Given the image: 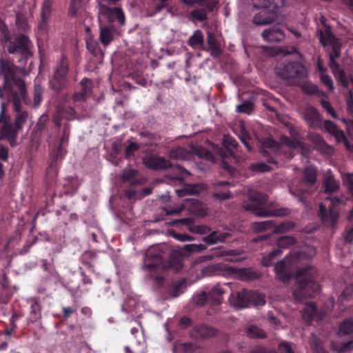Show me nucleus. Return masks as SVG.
Wrapping results in <instances>:
<instances>
[{
	"instance_id": "nucleus-1",
	"label": "nucleus",
	"mask_w": 353,
	"mask_h": 353,
	"mask_svg": "<svg viewBox=\"0 0 353 353\" xmlns=\"http://www.w3.org/2000/svg\"><path fill=\"white\" fill-rule=\"evenodd\" d=\"M17 67L12 61L0 57V97L6 94L12 102L14 110V121L11 122L10 116L7 112V103H1L0 125L2 136L7 139L11 146L16 145L19 132L30 119V115L21 102L28 105L27 88L23 79L16 76Z\"/></svg>"
},
{
	"instance_id": "nucleus-2",
	"label": "nucleus",
	"mask_w": 353,
	"mask_h": 353,
	"mask_svg": "<svg viewBox=\"0 0 353 353\" xmlns=\"http://www.w3.org/2000/svg\"><path fill=\"white\" fill-rule=\"evenodd\" d=\"M317 36L320 43L326 48L329 57L328 65L338 83L343 88H347L349 81L345 71L341 68L336 59L341 56L342 44L341 39L337 38L332 32L330 26H324L317 30Z\"/></svg>"
},
{
	"instance_id": "nucleus-3",
	"label": "nucleus",
	"mask_w": 353,
	"mask_h": 353,
	"mask_svg": "<svg viewBox=\"0 0 353 353\" xmlns=\"http://www.w3.org/2000/svg\"><path fill=\"white\" fill-rule=\"evenodd\" d=\"M253 6L261 10L254 14L252 21L258 26L274 23L278 17V10L283 6V0H252Z\"/></svg>"
},
{
	"instance_id": "nucleus-4",
	"label": "nucleus",
	"mask_w": 353,
	"mask_h": 353,
	"mask_svg": "<svg viewBox=\"0 0 353 353\" xmlns=\"http://www.w3.org/2000/svg\"><path fill=\"white\" fill-rule=\"evenodd\" d=\"M311 268L304 267L296 271L297 277H303L298 281L293 292V296L297 301H301L307 297L314 296L319 292V285L314 279L307 276L310 274Z\"/></svg>"
},
{
	"instance_id": "nucleus-5",
	"label": "nucleus",
	"mask_w": 353,
	"mask_h": 353,
	"mask_svg": "<svg viewBox=\"0 0 353 353\" xmlns=\"http://www.w3.org/2000/svg\"><path fill=\"white\" fill-rule=\"evenodd\" d=\"M277 76L290 83L300 84L307 74L305 67L299 61L281 63L276 68Z\"/></svg>"
},
{
	"instance_id": "nucleus-6",
	"label": "nucleus",
	"mask_w": 353,
	"mask_h": 353,
	"mask_svg": "<svg viewBox=\"0 0 353 353\" xmlns=\"http://www.w3.org/2000/svg\"><path fill=\"white\" fill-rule=\"evenodd\" d=\"M33 47L32 41L28 37L23 34L18 35L14 41H10L8 45V52L10 54H20V66L24 67L28 61L32 57L31 48Z\"/></svg>"
},
{
	"instance_id": "nucleus-7",
	"label": "nucleus",
	"mask_w": 353,
	"mask_h": 353,
	"mask_svg": "<svg viewBox=\"0 0 353 353\" xmlns=\"http://www.w3.org/2000/svg\"><path fill=\"white\" fill-rule=\"evenodd\" d=\"M229 301L236 309H242L248 307L250 305H263L265 303L264 298L256 293H253L245 289L240 292L231 294Z\"/></svg>"
},
{
	"instance_id": "nucleus-8",
	"label": "nucleus",
	"mask_w": 353,
	"mask_h": 353,
	"mask_svg": "<svg viewBox=\"0 0 353 353\" xmlns=\"http://www.w3.org/2000/svg\"><path fill=\"white\" fill-rule=\"evenodd\" d=\"M182 3L188 6H198L190 12L192 19L204 21L208 19L209 12H212L219 3L218 0H182Z\"/></svg>"
},
{
	"instance_id": "nucleus-9",
	"label": "nucleus",
	"mask_w": 353,
	"mask_h": 353,
	"mask_svg": "<svg viewBox=\"0 0 353 353\" xmlns=\"http://www.w3.org/2000/svg\"><path fill=\"white\" fill-rule=\"evenodd\" d=\"M68 68V59L65 55H62L60 63L54 72L52 79L50 81V85L52 90L59 92L65 87Z\"/></svg>"
},
{
	"instance_id": "nucleus-10",
	"label": "nucleus",
	"mask_w": 353,
	"mask_h": 353,
	"mask_svg": "<svg viewBox=\"0 0 353 353\" xmlns=\"http://www.w3.org/2000/svg\"><path fill=\"white\" fill-rule=\"evenodd\" d=\"M225 292L220 284H216L209 291L202 292L194 298V303L198 306H203L207 302L213 305H218L222 302V294Z\"/></svg>"
},
{
	"instance_id": "nucleus-11",
	"label": "nucleus",
	"mask_w": 353,
	"mask_h": 353,
	"mask_svg": "<svg viewBox=\"0 0 353 353\" xmlns=\"http://www.w3.org/2000/svg\"><path fill=\"white\" fill-rule=\"evenodd\" d=\"M244 208L259 217H284L291 213V210L288 208L268 210L256 204H245Z\"/></svg>"
},
{
	"instance_id": "nucleus-12",
	"label": "nucleus",
	"mask_w": 353,
	"mask_h": 353,
	"mask_svg": "<svg viewBox=\"0 0 353 353\" xmlns=\"http://www.w3.org/2000/svg\"><path fill=\"white\" fill-rule=\"evenodd\" d=\"M145 261L143 268L149 271H155L161 269L163 270L166 265L165 264L166 257L164 253L160 250H150L145 254Z\"/></svg>"
},
{
	"instance_id": "nucleus-13",
	"label": "nucleus",
	"mask_w": 353,
	"mask_h": 353,
	"mask_svg": "<svg viewBox=\"0 0 353 353\" xmlns=\"http://www.w3.org/2000/svg\"><path fill=\"white\" fill-rule=\"evenodd\" d=\"M100 12L110 23L117 21L121 26H123L125 23V14L121 7L110 8L102 5L100 7Z\"/></svg>"
},
{
	"instance_id": "nucleus-14",
	"label": "nucleus",
	"mask_w": 353,
	"mask_h": 353,
	"mask_svg": "<svg viewBox=\"0 0 353 353\" xmlns=\"http://www.w3.org/2000/svg\"><path fill=\"white\" fill-rule=\"evenodd\" d=\"M143 163L148 168L153 170H165L174 166L170 161L165 159L164 157L156 156L145 157L143 160Z\"/></svg>"
},
{
	"instance_id": "nucleus-15",
	"label": "nucleus",
	"mask_w": 353,
	"mask_h": 353,
	"mask_svg": "<svg viewBox=\"0 0 353 353\" xmlns=\"http://www.w3.org/2000/svg\"><path fill=\"white\" fill-rule=\"evenodd\" d=\"M325 314L326 312L325 310H318L315 303L310 302L306 304L303 309L302 316L306 322L311 323L314 319H316L317 321L323 319Z\"/></svg>"
},
{
	"instance_id": "nucleus-16",
	"label": "nucleus",
	"mask_w": 353,
	"mask_h": 353,
	"mask_svg": "<svg viewBox=\"0 0 353 353\" xmlns=\"http://www.w3.org/2000/svg\"><path fill=\"white\" fill-rule=\"evenodd\" d=\"M217 330L212 327L207 326L205 324L195 325L191 333L190 336L194 339H206L214 336Z\"/></svg>"
},
{
	"instance_id": "nucleus-17",
	"label": "nucleus",
	"mask_w": 353,
	"mask_h": 353,
	"mask_svg": "<svg viewBox=\"0 0 353 353\" xmlns=\"http://www.w3.org/2000/svg\"><path fill=\"white\" fill-rule=\"evenodd\" d=\"M304 119L310 127L316 128L321 125L322 118L319 110L314 106L310 105L305 110Z\"/></svg>"
},
{
	"instance_id": "nucleus-18",
	"label": "nucleus",
	"mask_w": 353,
	"mask_h": 353,
	"mask_svg": "<svg viewBox=\"0 0 353 353\" xmlns=\"http://www.w3.org/2000/svg\"><path fill=\"white\" fill-rule=\"evenodd\" d=\"M235 276L242 281H251L258 279L261 276V273L254 268H242L234 270Z\"/></svg>"
},
{
	"instance_id": "nucleus-19",
	"label": "nucleus",
	"mask_w": 353,
	"mask_h": 353,
	"mask_svg": "<svg viewBox=\"0 0 353 353\" xmlns=\"http://www.w3.org/2000/svg\"><path fill=\"white\" fill-rule=\"evenodd\" d=\"M261 36L268 42H280L285 39L283 31L279 27H272L262 32Z\"/></svg>"
},
{
	"instance_id": "nucleus-20",
	"label": "nucleus",
	"mask_w": 353,
	"mask_h": 353,
	"mask_svg": "<svg viewBox=\"0 0 353 353\" xmlns=\"http://www.w3.org/2000/svg\"><path fill=\"white\" fill-rule=\"evenodd\" d=\"M92 81L88 78L84 77L80 81L81 90L76 92L74 94V100L80 101L85 100L86 97L92 92Z\"/></svg>"
},
{
	"instance_id": "nucleus-21",
	"label": "nucleus",
	"mask_w": 353,
	"mask_h": 353,
	"mask_svg": "<svg viewBox=\"0 0 353 353\" xmlns=\"http://www.w3.org/2000/svg\"><path fill=\"white\" fill-rule=\"evenodd\" d=\"M230 236H231V234L228 232L214 230L211 232L209 234L203 236L202 238V241L206 245H214L225 242L226 239Z\"/></svg>"
},
{
	"instance_id": "nucleus-22",
	"label": "nucleus",
	"mask_w": 353,
	"mask_h": 353,
	"mask_svg": "<svg viewBox=\"0 0 353 353\" xmlns=\"http://www.w3.org/2000/svg\"><path fill=\"white\" fill-rule=\"evenodd\" d=\"M207 42L211 56L214 58L219 57L223 52L221 43L213 33L208 32Z\"/></svg>"
},
{
	"instance_id": "nucleus-23",
	"label": "nucleus",
	"mask_w": 353,
	"mask_h": 353,
	"mask_svg": "<svg viewBox=\"0 0 353 353\" xmlns=\"http://www.w3.org/2000/svg\"><path fill=\"white\" fill-rule=\"evenodd\" d=\"M320 215L322 221L327 225H334L338 220V214L334 211L330 210L329 212L325 205H320Z\"/></svg>"
},
{
	"instance_id": "nucleus-24",
	"label": "nucleus",
	"mask_w": 353,
	"mask_h": 353,
	"mask_svg": "<svg viewBox=\"0 0 353 353\" xmlns=\"http://www.w3.org/2000/svg\"><path fill=\"white\" fill-rule=\"evenodd\" d=\"M323 185L324 187V192L326 194H332L337 192L339 189L340 184L336 181L332 174H328L325 176Z\"/></svg>"
},
{
	"instance_id": "nucleus-25",
	"label": "nucleus",
	"mask_w": 353,
	"mask_h": 353,
	"mask_svg": "<svg viewBox=\"0 0 353 353\" xmlns=\"http://www.w3.org/2000/svg\"><path fill=\"white\" fill-rule=\"evenodd\" d=\"M223 145L225 150V152L223 154V156L234 157V150L236 149L239 145L235 139L229 135H224L223 139Z\"/></svg>"
},
{
	"instance_id": "nucleus-26",
	"label": "nucleus",
	"mask_w": 353,
	"mask_h": 353,
	"mask_svg": "<svg viewBox=\"0 0 353 353\" xmlns=\"http://www.w3.org/2000/svg\"><path fill=\"white\" fill-rule=\"evenodd\" d=\"M66 147L67 145L58 143V144L53 148L50 153L51 166H52L55 162L64 159L67 154Z\"/></svg>"
},
{
	"instance_id": "nucleus-27",
	"label": "nucleus",
	"mask_w": 353,
	"mask_h": 353,
	"mask_svg": "<svg viewBox=\"0 0 353 353\" xmlns=\"http://www.w3.org/2000/svg\"><path fill=\"white\" fill-rule=\"evenodd\" d=\"M52 0H43L41 7V21L39 23L40 29H45L51 14Z\"/></svg>"
},
{
	"instance_id": "nucleus-28",
	"label": "nucleus",
	"mask_w": 353,
	"mask_h": 353,
	"mask_svg": "<svg viewBox=\"0 0 353 353\" xmlns=\"http://www.w3.org/2000/svg\"><path fill=\"white\" fill-rule=\"evenodd\" d=\"M301 88L302 91L306 94H315L319 97H327V94L325 92L320 90L316 85L310 81L303 82L302 84L301 85Z\"/></svg>"
},
{
	"instance_id": "nucleus-29",
	"label": "nucleus",
	"mask_w": 353,
	"mask_h": 353,
	"mask_svg": "<svg viewBox=\"0 0 353 353\" xmlns=\"http://www.w3.org/2000/svg\"><path fill=\"white\" fill-rule=\"evenodd\" d=\"M235 252V250H223L220 247L213 248L208 254L203 256V258L207 261H211L218 257L234 255Z\"/></svg>"
},
{
	"instance_id": "nucleus-30",
	"label": "nucleus",
	"mask_w": 353,
	"mask_h": 353,
	"mask_svg": "<svg viewBox=\"0 0 353 353\" xmlns=\"http://www.w3.org/2000/svg\"><path fill=\"white\" fill-rule=\"evenodd\" d=\"M113 32L114 27L112 26L100 28L99 38L103 46H106L111 43L113 39Z\"/></svg>"
},
{
	"instance_id": "nucleus-31",
	"label": "nucleus",
	"mask_w": 353,
	"mask_h": 353,
	"mask_svg": "<svg viewBox=\"0 0 353 353\" xmlns=\"http://www.w3.org/2000/svg\"><path fill=\"white\" fill-rule=\"evenodd\" d=\"M137 174L138 172L134 169H125L121 174L122 181L133 185L140 184L141 182L137 179Z\"/></svg>"
},
{
	"instance_id": "nucleus-32",
	"label": "nucleus",
	"mask_w": 353,
	"mask_h": 353,
	"mask_svg": "<svg viewBox=\"0 0 353 353\" xmlns=\"http://www.w3.org/2000/svg\"><path fill=\"white\" fill-rule=\"evenodd\" d=\"M353 334V318H347L343 320L339 325L338 335L345 336Z\"/></svg>"
},
{
	"instance_id": "nucleus-33",
	"label": "nucleus",
	"mask_w": 353,
	"mask_h": 353,
	"mask_svg": "<svg viewBox=\"0 0 353 353\" xmlns=\"http://www.w3.org/2000/svg\"><path fill=\"white\" fill-rule=\"evenodd\" d=\"M188 43L192 48L202 47L204 44V38L202 32L200 30L194 31L188 39Z\"/></svg>"
},
{
	"instance_id": "nucleus-34",
	"label": "nucleus",
	"mask_w": 353,
	"mask_h": 353,
	"mask_svg": "<svg viewBox=\"0 0 353 353\" xmlns=\"http://www.w3.org/2000/svg\"><path fill=\"white\" fill-rule=\"evenodd\" d=\"M43 89L39 84H35L34 86L33 90V99L32 101L30 100V103L33 108H38L42 102L43 100Z\"/></svg>"
},
{
	"instance_id": "nucleus-35",
	"label": "nucleus",
	"mask_w": 353,
	"mask_h": 353,
	"mask_svg": "<svg viewBox=\"0 0 353 353\" xmlns=\"http://www.w3.org/2000/svg\"><path fill=\"white\" fill-rule=\"evenodd\" d=\"M290 134L292 137H294L293 139H290L288 137L283 136L282 138V141L284 143L287 144L290 148H295V149L303 150L304 143L302 141H301L295 138L296 132L294 130L292 129V130H290Z\"/></svg>"
},
{
	"instance_id": "nucleus-36",
	"label": "nucleus",
	"mask_w": 353,
	"mask_h": 353,
	"mask_svg": "<svg viewBox=\"0 0 353 353\" xmlns=\"http://www.w3.org/2000/svg\"><path fill=\"white\" fill-rule=\"evenodd\" d=\"M249 199L252 201L250 204H256L261 207H263V205L268 201L267 195L257 191H250Z\"/></svg>"
},
{
	"instance_id": "nucleus-37",
	"label": "nucleus",
	"mask_w": 353,
	"mask_h": 353,
	"mask_svg": "<svg viewBox=\"0 0 353 353\" xmlns=\"http://www.w3.org/2000/svg\"><path fill=\"white\" fill-rule=\"evenodd\" d=\"M296 223L291 221H282L278 225H274L272 234H284L293 230Z\"/></svg>"
},
{
	"instance_id": "nucleus-38",
	"label": "nucleus",
	"mask_w": 353,
	"mask_h": 353,
	"mask_svg": "<svg viewBox=\"0 0 353 353\" xmlns=\"http://www.w3.org/2000/svg\"><path fill=\"white\" fill-rule=\"evenodd\" d=\"M296 239L292 236H282L277 239L276 245L278 248L287 249L296 243Z\"/></svg>"
},
{
	"instance_id": "nucleus-39",
	"label": "nucleus",
	"mask_w": 353,
	"mask_h": 353,
	"mask_svg": "<svg viewBox=\"0 0 353 353\" xmlns=\"http://www.w3.org/2000/svg\"><path fill=\"white\" fill-rule=\"evenodd\" d=\"M316 170L311 167L305 168L303 170V181L307 185H313L316 181Z\"/></svg>"
},
{
	"instance_id": "nucleus-40",
	"label": "nucleus",
	"mask_w": 353,
	"mask_h": 353,
	"mask_svg": "<svg viewBox=\"0 0 353 353\" xmlns=\"http://www.w3.org/2000/svg\"><path fill=\"white\" fill-rule=\"evenodd\" d=\"M96 259L97 254L94 252L85 251L81 254L80 261L83 265L88 266V268H92L94 266Z\"/></svg>"
},
{
	"instance_id": "nucleus-41",
	"label": "nucleus",
	"mask_w": 353,
	"mask_h": 353,
	"mask_svg": "<svg viewBox=\"0 0 353 353\" xmlns=\"http://www.w3.org/2000/svg\"><path fill=\"white\" fill-rule=\"evenodd\" d=\"M283 252V250L276 248L271 251L267 255L264 256L262 259V264L265 267H269L272 265V261Z\"/></svg>"
},
{
	"instance_id": "nucleus-42",
	"label": "nucleus",
	"mask_w": 353,
	"mask_h": 353,
	"mask_svg": "<svg viewBox=\"0 0 353 353\" xmlns=\"http://www.w3.org/2000/svg\"><path fill=\"white\" fill-rule=\"evenodd\" d=\"M247 335L251 339H264L266 337L265 332L255 325H250L247 330Z\"/></svg>"
},
{
	"instance_id": "nucleus-43",
	"label": "nucleus",
	"mask_w": 353,
	"mask_h": 353,
	"mask_svg": "<svg viewBox=\"0 0 353 353\" xmlns=\"http://www.w3.org/2000/svg\"><path fill=\"white\" fill-rule=\"evenodd\" d=\"M276 224L274 220H268L261 222H255L254 223V230L256 232H263L270 228H274Z\"/></svg>"
},
{
	"instance_id": "nucleus-44",
	"label": "nucleus",
	"mask_w": 353,
	"mask_h": 353,
	"mask_svg": "<svg viewBox=\"0 0 353 353\" xmlns=\"http://www.w3.org/2000/svg\"><path fill=\"white\" fill-rule=\"evenodd\" d=\"M86 47L94 57H97L99 56H103L102 50L97 42L94 41H88L86 42Z\"/></svg>"
},
{
	"instance_id": "nucleus-45",
	"label": "nucleus",
	"mask_w": 353,
	"mask_h": 353,
	"mask_svg": "<svg viewBox=\"0 0 353 353\" xmlns=\"http://www.w3.org/2000/svg\"><path fill=\"white\" fill-rule=\"evenodd\" d=\"M41 316V306L39 302L34 299L30 305V318L32 321H36Z\"/></svg>"
},
{
	"instance_id": "nucleus-46",
	"label": "nucleus",
	"mask_w": 353,
	"mask_h": 353,
	"mask_svg": "<svg viewBox=\"0 0 353 353\" xmlns=\"http://www.w3.org/2000/svg\"><path fill=\"white\" fill-rule=\"evenodd\" d=\"M140 146L135 142H130L125 148L124 154L126 159H130L135 156V153L139 150Z\"/></svg>"
},
{
	"instance_id": "nucleus-47",
	"label": "nucleus",
	"mask_w": 353,
	"mask_h": 353,
	"mask_svg": "<svg viewBox=\"0 0 353 353\" xmlns=\"http://www.w3.org/2000/svg\"><path fill=\"white\" fill-rule=\"evenodd\" d=\"M250 169L253 172L261 173L270 172L271 170L270 166L262 162L252 163L250 165Z\"/></svg>"
},
{
	"instance_id": "nucleus-48",
	"label": "nucleus",
	"mask_w": 353,
	"mask_h": 353,
	"mask_svg": "<svg viewBox=\"0 0 353 353\" xmlns=\"http://www.w3.org/2000/svg\"><path fill=\"white\" fill-rule=\"evenodd\" d=\"M254 108L253 103L250 101H245L236 106V111L239 113L250 114Z\"/></svg>"
},
{
	"instance_id": "nucleus-49",
	"label": "nucleus",
	"mask_w": 353,
	"mask_h": 353,
	"mask_svg": "<svg viewBox=\"0 0 353 353\" xmlns=\"http://www.w3.org/2000/svg\"><path fill=\"white\" fill-rule=\"evenodd\" d=\"M321 105L322 108L334 119H338V116L334 108L331 105L330 102L325 99H321Z\"/></svg>"
},
{
	"instance_id": "nucleus-50",
	"label": "nucleus",
	"mask_w": 353,
	"mask_h": 353,
	"mask_svg": "<svg viewBox=\"0 0 353 353\" xmlns=\"http://www.w3.org/2000/svg\"><path fill=\"white\" fill-rule=\"evenodd\" d=\"M192 232L199 234H209L211 231V228L205 225H193L190 228Z\"/></svg>"
},
{
	"instance_id": "nucleus-51",
	"label": "nucleus",
	"mask_w": 353,
	"mask_h": 353,
	"mask_svg": "<svg viewBox=\"0 0 353 353\" xmlns=\"http://www.w3.org/2000/svg\"><path fill=\"white\" fill-rule=\"evenodd\" d=\"M206 244H187L184 245V250L189 252H201L206 250Z\"/></svg>"
},
{
	"instance_id": "nucleus-52",
	"label": "nucleus",
	"mask_w": 353,
	"mask_h": 353,
	"mask_svg": "<svg viewBox=\"0 0 353 353\" xmlns=\"http://www.w3.org/2000/svg\"><path fill=\"white\" fill-rule=\"evenodd\" d=\"M70 125L66 123L64 125L62 130V134L60 137L59 143L68 145L70 137Z\"/></svg>"
},
{
	"instance_id": "nucleus-53",
	"label": "nucleus",
	"mask_w": 353,
	"mask_h": 353,
	"mask_svg": "<svg viewBox=\"0 0 353 353\" xmlns=\"http://www.w3.org/2000/svg\"><path fill=\"white\" fill-rule=\"evenodd\" d=\"M321 81L322 83L330 90L333 91L334 89V83L331 78V77L328 74H321L320 75Z\"/></svg>"
},
{
	"instance_id": "nucleus-54",
	"label": "nucleus",
	"mask_w": 353,
	"mask_h": 353,
	"mask_svg": "<svg viewBox=\"0 0 353 353\" xmlns=\"http://www.w3.org/2000/svg\"><path fill=\"white\" fill-rule=\"evenodd\" d=\"M335 137L337 142H344L346 148L350 147V143L348 142L344 132L339 128L332 134Z\"/></svg>"
},
{
	"instance_id": "nucleus-55",
	"label": "nucleus",
	"mask_w": 353,
	"mask_h": 353,
	"mask_svg": "<svg viewBox=\"0 0 353 353\" xmlns=\"http://www.w3.org/2000/svg\"><path fill=\"white\" fill-rule=\"evenodd\" d=\"M170 235L174 239H175L179 241H181V242L193 240V238L190 235L187 234L178 233L174 230L170 231Z\"/></svg>"
},
{
	"instance_id": "nucleus-56",
	"label": "nucleus",
	"mask_w": 353,
	"mask_h": 353,
	"mask_svg": "<svg viewBox=\"0 0 353 353\" xmlns=\"http://www.w3.org/2000/svg\"><path fill=\"white\" fill-rule=\"evenodd\" d=\"M332 348L339 353H345L353 349V339L343 343L339 348L332 345Z\"/></svg>"
},
{
	"instance_id": "nucleus-57",
	"label": "nucleus",
	"mask_w": 353,
	"mask_h": 353,
	"mask_svg": "<svg viewBox=\"0 0 353 353\" xmlns=\"http://www.w3.org/2000/svg\"><path fill=\"white\" fill-rule=\"evenodd\" d=\"M48 116L46 114H42L38 119L35 129L37 132L42 131L46 128V124L48 121Z\"/></svg>"
},
{
	"instance_id": "nucleus-58",
	"label": "nucleus",
	"mask_w": 353,
	"mask_h": 353,
	"mask_svg": "<svg viewBox=\"0 0 353 353\" xmlns=\"http://www.w3.org/2000/svg\"><path fill=\"white\" fill-rule=\"evenodd\" d=\"M80 8V3L77 0H71L68 8V14L71 17H75L77 14Z\"/></svg>"
},
{
	"instance_id": "nucleus-59",
	"label": "nucleus",
	"mask_w": 353,
	"mask_h": 353,
	"mask_svg": "<svg viewBox=\"0 0 353 353\" xmlns=\"http://www.w3.org/2000/svg\"><path fill=\"white\" fill-rule=\"evenodd\" d=\"M241 135L240 137V139H241V142L245 145V146L246 147V148L248 149V151H251L252 147L249 143V140L250 139V135L248 134V132H246L245 128L241 129Z\"/></svg>"
},
{
	"instance_id": "nucleus-60",
	"label": "nucleus",
	"mask_w": 353,
	"mask_h": 353,
	"mask_svg": "<svg viewBox=\"0 0 353 353\" xmlns=\"http://www.w3.org/2000/svg\"><path fill=\"white\" fill-rule=\"evenodd\" d=\"M316 148L318 150H319L322 154L326 155H331L333 152V148L327 145V143L325 141L322 143Z\"/></svg>"
},
{
	"instance_id": "nucleus-61",
	"label": "nucleus",
	"mask_w": 353,
	"mask_h": 353,
	"mask_svg": "<svg viewBox=\"0 0 353 353\" xmlns=\"http://www.w3.org/2000/svg\"><path fill=\"white\" fill-rule=\"evenodd\" d=\"M324 128L325 130L332 135L338 129V126L332 121L326 120L324 121Z\"/></svg>"
},
{
	"instance_id": "nucleus-62",
	"label": "nucleus",
	"mask_w": 353,
	"mask_h": 353,
	"mask_svg": "<svg viewBox=\"0 0 353 353\" xmlns=\"http://www.w3.org/2000/svg\"><path fill=\"white\" fill-rule=\"evenodd\" d=\"M212 197L220 201H223L232 198V194L229 191L225 192H214L212 194Z\"/></svg>"
},
{
	"instance_id": "nucleus-63",
	"label": "nucleus",
	"mask_w": 353,
	"mask_h": 353,
	"mask_svg": "<svg viewBox=\"0 0 353 353\" xmlns=\"http://www.w3.org/2000/svg\"><path fill=\"white\" fill-rule=\"evenodd\" d=\"M353 295V285H349L344 289L343 292L339 296L341 301L348 299L349 297Z\"/></svg>"
},
{
	"instance_id": "nucleus-64",
	"label": "nucleus",
	"mask_w": 353,
	"mask_h": 353,
	"mask_svg": "<svg viewBox=\"0 0 353 353\" xmlns=\"http://www.w3.org/2000/svg\"><path fill=\"white\" fill-rule=\"evenodd\" d=\"M250 353H277L274 350H267L263 346H255Z\"/></svg>"
}]
</instances>
